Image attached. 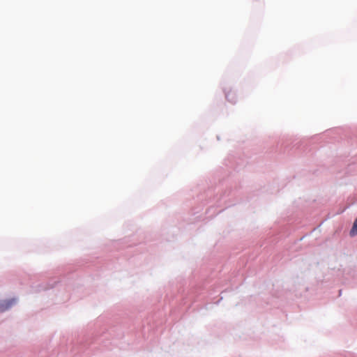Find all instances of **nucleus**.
<instances>
[{
	"mask_svg": "<svg viewBox=\"0 0 357 357\" xmlns=\"http://www.w3.org/2000/svg\"><path fill=\"white\" fill-rule=\"evenodd\" d=\"M15 299L5 300L0 301V312H4L15 303Z\"/></svg>",
	"mask_w": 357,
	"mask_h": 357,
	"instance_id": "nucleus-1",
	"label": "nucleus"
},
{
	"mask_svg": "<svg viewBox=\"0 0 357 357\" xmlns=\"http://www.w3.org/2000/svg\"><path fill=\"white\" fill-rule=\"evenodd\" d=\"M356 234H357V217H356V219L355 220L353 227L350 231L351 236H355Z\"/></svg>",
	"mask_w": 357,
	"mask_h": 357,
	"instance_id": "nucleus-2",
	"label": "nucleus"
}]
</instances>
